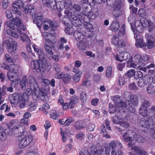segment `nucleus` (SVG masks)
<instances>
[{
    "label": "nucleus",
    "mask_w": 155,
    "mask_h": 155,
    "mask_svg": "<svg viewBox=\"0 0 155 155\" xmlns=\"http://www.w3.org/2000/svg\"><path fill=\"white\" fill-rule=\"evenodd\" d=\"M74 9V15L71 18L72 25L75 27H78L82 23V20H84L83 17L84 13H81L80 11L81 8V6L77 4H74L72 6Z\"/></svg>",
    "instance_id": "1"
},
{
    "label": "nucleus",
    "mask_w": 155,
    "mask_h": 155,
    "mask_svg": "<svg viewBox=\"0 0 155 155\" xmlns=\"http://www.w3.org/2000/svg\"><path fill=\"white\" fill-rule=\"evenodd\" d=\"M8 99L11 104H17L19 102V107L23 108L26 105L28 96L21 93H14L9 96Z\"/></svg>",
    "instance_id": "2"
},
{
    "label": "nucleus",
    "mask_w": 155,
    "mask_h": 155,
    "mask_svg": "<svg viewBox=\"0 0 155 155\" xmlns=\"http://www.w3.org/2000/svg\"><path fill=\"white\" fill-rule=\"evenodd\" d=\"M55 4L54 7L50 5L48 7H50L54 10L57 9L59 12L62 11L64 8L69 10H72V3L69 1L65 2L63 0H55Z\"/></svg>",
    "instance_id": "3"
},
{
    "label": "nucleus",
    "mask_w": 155,
    "mask_h": 155,
    "mask_svg": "<svg viewBox=\"0 0 155 155\" xmlns=\"http://www.w3.org/2000/svg\"><path fill=\"white\" fill-rule=\"evenodd\" d=\"M14 123H13L12 125L13 126V128L10 130V135H12L15 136H18L25 135L26 133V130L25 127L20 125L13 126Z\"/></svg>",
    "instance_id": "4"
},
{
    "label": "nucleus",
    "mask_w": 155,
    "mask_h": 155,
    "mask_svg": "<svg viewBox=\"0 0 155 155\" xmlns=\"http://www.w3.org/2000/svg\"><path fill=\"white\" fill-rule=\"evenodd\" d=\"M46 64L44 63V62H42L39 60L38 61L35 60L31 62V65L34 71H36L37 72L39 73L45 70V64Z\"/></svg>",
    "instance_id": "5"
},
{
    "label": "nucleus",
    "mask_w": 155,
    "mask_h": 155,
    "mask_svg": "<svg viewBox=\"0 0 155 155\" xmlns=\"http://www.w3.org/2000/svg\"><path fill=\"white\" fill-rule=\"evenodd\" d=\"M7 76L8 79L11 81V85L15 87L18 84L19 77L14 69H12V71H9Z\"/></svg>",
    "instance_id": "6"
},
{
    "label": "nucleus",
    "mask_w": 155,
    "mask_h": 155,
    "mask_svg": "<svg viewBox=\"0 0 155 155\" xmlns=\"http://www.w3.org/2000/svg\"><path fill=\"white\" fill-rule=\"evenodd\" d=\"M74 36L76 40L79 41L80 42V45L83 47H86L88 44V42L87 40H84L85 36L82 33L79 32L78 31H75L74 33Z\"/></svg>",
    "instance_id": "7"
},
{
    "label": "nucleus",
    "mask_w": 155,
    "mask_h": 155,
    "mask_svg": "<svg viewBox=\"0 0 155 155\" xmlns=\"http://www.w3.org/2000/svg\"><path fill=\"white\" fill-rule=\"evenodd\" d=\"M8 40H5L3 43L0 44V48H16L17 45L16 42L12 41V39L9 37H7Z\"/></svg>",
    "instance_id": "8"
},
{
    "label": "nucleus",
    "mask_w": 155,
    "mask_h": 155,
    "mask_svg": "<svg viewBox=\"0 0 155 155\" xmlns=\"http://www.w3.org/2000/svg\"><path fill=\"white\" fill-rule=\"evenodd\" d=\"M32 136L29 135L23 137L19 140L18 147L20 148H24L26 147L32 141Z\"/></svg>",
    "instance_id": "9"
},
{
    "label": "nucleus",
    "mask_w": 155,
    "mask_h": 155,
    "mask_svg": "<svg viewBox=\"0 0 155 155\" xmlns=\"http://www.w3.org/2000/svg\"><path fill=\"white\" fill-rule=\"evenodd\" d=\"M42 35L44 38H46L45 44V48H54V44L50 40L51 37L52 36L51 34L45 32L42 33Z\"/></svg>",
    "instance_id": "10"
},
{
    "label": "nucleus",
    "mask_w": 155,
    "mask_h": 155,
    "mask_svg": "<svg viewBox=\"0 0 155 155\" xmlns=\"http://www.w3.org/2000/svg\"><path fill=\"white\" fill-rule=\"evenodd\" d=\"M116 106L118 107H126L127 109L129 111H133L134 110L133 106L132 107H131L132 104L131 102L129 101V100H126L125 102H123V101L120 100V101H118V102L116 103ZM132 105H131L132 106Z\"/></svg>",
    "instance_id": "11"
},
{
    "label": "nucleus",
    "mask_w": 155,
    "mask_h": 155,
    "mask_svg": "<svg viewBox=\"0 0 155 155\" xmlns=\"http://www.w3.org/2000/svg\"><path fill=\"white\" fill-rule=\"evenodd\" d=\"M109 146L110 147H113L116 149L117 151V155H120L123 154L121 151V150L123 148V146L121 143L116 140H113L110 143Z\"/></svg>",
    "instance_id": "12"
},
{
    "label": "nucleus",
    "mask_w": 155,
    "mask_h": 155,
    "mask_svg": "<svg viewBox=\"0 0 155 155\" xmlns=\"http://www.w3.org/2000/svg\"><path fill=\"white\" fill-rule=\"evenodd\" d=\"M131 130H129L125 133L123 135L124 141L128 143L127 145L129 147L132 146V142L133 141L131 136Z\"/></svg>",
    "instance_id": "13"
},
{
    "label": "nucleus",
    "mask_w": 155,
    "mask_h": 155,
    "mask_svg": "<svg viewBox=\"0 0 155 155\" xmlns=\"http://www.w3.org/2000/svg\"><path fill=\"white\" fill-rule=\"evenodd\" d=\"M23 5V2L21 1L14 2L12 4V10L15 14H17L18 15H21V12L18 11L21 7Z\"/></svg>",
    "instance_id": "14"
},
{
    "label": "nucleus",
    "mask_w": 155,
    "mask_h": 155,
    "mask_svg": "<svg viewBox=\"0 0 155 155\" xmlns=\"http://www.w3.org/2000/svg\"><path fill=\"white\" fill-rule=\"evenodd\" d=\"M154 124L153 120L151 118L142 120L140 122V124L142 127L151 128V127Z\"/></svg>",
    "instance_id": "15"
},
{
    "label": "nucleus",
    "mask_w": 155,
    "mask_h": 155,
    "mask_svg": "<svg viewBox=\"0 0 155 155\" xmlns=\"http://www.w3.org/2000/svg\"><path fill=\"white\" fill-rule=\"evenodd\" d=\"M63 24L65 25L67 27L65 28V32L68 35H70L72 33V29L71 28V25H70L68 21H70L68 18L64 17L63 19Z\"/></svg>",
    "instance_id": "16"
},
{
    "label": "nucleus",
    "mask_w": 155,
    "mask_h": 155,
    "mask_svg": "<svg viewBox=\"0 0 155 155\" xmlns=\"http://www.w3.org/2000/svg\"><path fill=\"white\" fill-rule=\"evenodd\" d=\"M6 33L9 36L16 39H18L19 37L18 34H21V31L18 28L15 30H12L11 29H8L6 30Z\"/></svg>",
    "instance_id": "17"
},
{
    "label": "nucleus",
    "mask_w": 155,
    "mask_h": 155,
    "mask_svg": "<svg viewBox=\"0 0 155 155\" xmlns=\"http://www.w3.org/2000/svg\"><path fill=\"white\" fill-rule=\"evenodd\" d=\"M122 6V4L120 2H117L114 5L113 8V10L114 12V17L117 18L120 15V10Z\"/></svg>",
    "instance_id": "18"
},
{
    "label": "nucleus",
    "mask_w": 155,
    "mask_h": 155,
    "mask_svg": "<svg viewBox=\"0 0 155 155\" xmlns=\"http://www.w3.org/2000/svg\"><path fill=\"white\" fill-rule=\"evenodd\" d=\"M21 38V39L23 41H25L28 40V42L26 44V47L27 48H31V45L33 48H35L36 45L33 44H30L29 42V40L28 39V38L27 35L24 33H22L21 32V34H19Z\"/></svg>",
    "instance_id": "19"
},
{
    "label": "nucleus",
    "mask_w": 155,
    "mask_h": 155,
    "mask_svg": "<svg viewBox=\"0 0 155 155\" xmlns=\"http://www.w3.org/2000/svg\"><path fill=\"white\" fill-rule=\"evenodd\" d=\"M33 50L37 54H38L39 60L41 61L42 62H44L45 64H47L43 49H33Z\"/></svg>",
    "instance_id": "20"
},
{
    "label": "nucleus",
    "mask_w": 155,
    "mask_h": 155,
    "mask_svg": "<svg viewBox=\"0 0 155 155\" xmlns=\"http://www.w3.org/2000/svg\"><path fill=\"white\" fill-rule=\"evenodd\" d=\"M130 101H129L131 102L132 105V106H131V107H132H132L133 108L134 110H133V111H129L132 113H134L135 112V109L134 105L135 106H136L138 105V99L137 96L134 94H132L130 96Z\"/></svg>",
    "instance_id": "21"
},
{
    "label": "nucleus",
    "mask_w": 155,
    "mask_h": 155,
    "mask_svg": "<svg viewBox=\"0 0 155 155\" xmlns=\"http://www.w3.org/2000/svg\"><path fill=\"white\" fill-rule=\"evenodd\" d=\"M28 79L30 86L31 89H37L39 87L38 84L36 81L35 78L32 75H29Z\"/></svg>",
    "instance_id": "22"
},
{
    "label": "nucleus",
    "mask_w": 155,
    "mask_h": 155,
    "mask_svg": "<svg viewBox=\"0 0 155 155\" xmlns=\"http://www.w3.org/2000/svg\"><path fill=\"white\" fill-rule=\"evenodd\" d=\"M69 45L67 43V40L64 37H61L58 44L59 48H69Z\"/></svg>",
    "instance_id": "23"
},
{
    "label": "nucleus",
    "mask_w": 155,
    "mask_h": 155,
    "mask_svg": "<svg viewBox=\"0 0 155 155\" xmlns=\"http://www.w3.org/2000/svg\"><path fill=\"white\" fill-rule=\"evenodd\" d=\"M34 90L32 93V96L33 99L35 101L38 100L40 98L41 94V91L39 87L37 89H32Z\"/></svg>",
    "instance_id": "24"
},
{
    "label": "nucleus",
    "mask_w": 155,
    "mask_h": 155,
    "mask_svg": "<svg viewBox=\"0 0 155 155\" xmlns=\"http://www.w3.org/2000/svg\"><path fill=\"white\" fill-rule=\"evenodd\" d=\"M87 14H85L84 13V18L85 17H88L89 18H91L92 19H95L98 16L99 13L98 12V10L97 9H96L94 11V12H88V13H86ZM84 20L85 19H84Z\"/></svg>",
    "instance_id": "25"
},
{
    "label": "nucleus",
    "mask_w": 155,
    "mask_h": 155,
    "mask_svg": "<svg viewBox=\"0 0 155 155\" xmlns=\"http://www.w3.org/2000/svg\"><path fill=\"white\" fill-rule=\"evenodd\" d=\"M131 148L138 155H145L146 154V152L140 147L132 146Z\"/></svg>",
    "instance_id": "26"
},
{
    "label": "nucleus",
    "mask_w": 155,
    "mask_h": 155,
    "mask_svg": "<svg viewBox=\"0 0 155 155\" xmlns=\"http://www.w3.org/2000/svg\"><path fill=\"white\" fill-rule=\"evenodd\" d=\"M35 18H36L37 20L36 22L37 26L39 28H41L42 24V15L41 13H40L35 14Z\"/></svg>",
    "instance_id": "27"
},
{
    "label": "nucleus",
    "mask_w": 155,
    "mask_h": 155,
    "mask_svg": "<svg viewBox=\"0 0 155 155\" xmlns=\"http://www.w3.org/2000/svg\"><path fill=\"white\" fill-rule=\"evenodd\" d=\"M20 84L22 90H25L28 85V81L26 76H23L22 80L20 82Z\"/></svg>",
    "instance_id": "28"
},
{
    "label": "nucleus",
    "mask_w": 155,
    "mask_h": 155,
    "mask_svg": "<svg viewBox=\"0 0 155 155\" xmlns=\"http://www.w3.org/2000/svg\"><path fill=\"white\" fill-rule=\"evenodd\" d=\"M120 28L119 22L117 21H113L110 24V28L113 31H117Z\"/></svg>",
    "instance_id": "29"
},
{
    "label": "nucleus",
    "mask_w": 155,
    "mask_h": 155,
    "mask_svg": "<svg viewBox=\"0 0 155 155\" xmlns=\"http://www.w3.org/2000/svg\"><path fill=\"white\" fill-rule=\"evenodd\" d=\"M12 22L14 23V25L17 26L19 28L22 29V23L21 20L18 17H16L12 19Z\"/></svg>",
    "instance_id": "30"
},
{
    "label": "nucleus",
    "mask_w": 155,
    "mask_h": 155,
    "mask_svg": "<svg viewBox=\"0 0 155 155\" xmlns=\"http://www.w3.org/2000/svg\"><path fill=\"white\" fill-rule=\"evenodd\" d=\"M86 125L84 121H77L75 125V128L77 130H80L86 127Z\"/></svg>",
    "instance_id": "31"
},
{
    "label": "nucleus",
    "mask_w": 155,
    "mask_h": 155,
    "mask_svg": "<svg viewBox=\"0 0 155 155\" xmlns=\"http://www.w3.org/2000/svg\"><path fill=\"white\" fill-rule=\"evenodd\" d=\"M41 96L40 97L41 99L45 102H48L49 100V96L45 92L44 90H41Z\"/></svg>",
    "instance_id": "32"
},
{
    "label": "nucleus",
    "mask_w": 155,
    "mask_h": 155,
    "mask_svg": "<svg viewBox=\"0 0 155 155\" xmlns=\"http://www.w3.org/2000/svg\"><path fill=\"white\" fill-rule=\"evenodd\" d=\"M55 0H42V3L43 5L47 7L50 6V5L53 7L55 5Z\"/></svg>",
    "instance_id": "33"
},
{
    "label": "nucleus",
    "mask_w": 155,
    "mask_h": 155,
    "mask_svg": "<svg viewBox=\"0 0 155 155\" xmlns=\"http://www.w3.org/2000/svg\"><path fill=\"white\" fill-rule=\"evenodd\" d=\"M26 103H27V106L30 107L28 109L29 111H32L35 109V107L37 105L36 102L28 101V102H26Z\"/></svg>",
    "instance_id": "34"
},
{
    "label": "nucleus",
    "mask_w": 155,
    "mask_h": 155,
    "mask_svg": "<svg viewBox=\"0 0 155 155\" xmlns=\"http://www.w3.org/2000/svg\"><path fill=\"white\" fill-rule=\"evenodd\" d=\"M71 76L69 74H64L62 78L63 82L65 84H67L71 81Z\"/></svg>",
    "instance_id": "35"
},
{
    "label": "nucleus",
    "mask_w": 155,
    "mask_h": 155,
    "mask_svg": "<svg viewBox=\"0 0 155 155\" xmlns=\"http://www.w3.org/2000/svg\"><path fill=\"white\" fill-rule=\"evenodd\" d=\"M6 138V134L4 129L0 126V140L2 141H5Z\"/></svg>",
    "instance_id": "36"
},
{
    "label": "nucleus",
    "mask_w": 155,
    "mask_h": 155,
    "mask_svg": "<svg viewBox=\"0 0 155 155\" xmlns=\"http://www.w3.org/2000/svg\"><path fill=\"white\" fill-rule=\"evenodd\" d=\"M118 108V107H117L116 105L111 104L110 103L109 104V111L110 114H114L116 112Z\"/></svg>",
    "instance_id": "37"
},
{
    "label": "nucleus",
    "mask_w": 155,
    "mask_h": 155,
    "mask_svg": "<svg viewBox=\"0 0 155 155\" xmlns=\"http://www.w3.org/2000/svg\"><path fill=\"white\" fill-rule=\"evenodd\" d=\"M140 21L141 25L144 28H147L150 21L147 20L144 18H142L140 19Z\"/></svg>",
    "instance_id": "38"
},
{
    "label": "nucleus",
    "mask_w": 155,
    "mask_h": 155,
    "mask_svg": "<svg viewBox=\"0 0 155 155\" xmlns=\"http://www.w3.org/2000/svg\"><path fill=\"white\" fill-rule=\"evenodd\" d=\"M146 90L149 94H152L155 92V86L150 85L147 87Z\"/></svg>",
    "instance_id": "39"
},
{
    "label": "nucleus",
    "mask_w": 155,
    "mask_h": 155,
    "mask_svg": "<svg viewBox=\"0 0 155 155\" xmlns=\"http://www.w3.org/2000/svg\"><path fill=\"white\" fill-rule=\"evenodd\" d=\"M147 84L146 81L144 79L143 77L139 80L137 83L138 86L141 87H144Z\"/></svg>",
    "instance_id": "40"
},
{
    "label": "nucleus",
    "mask_w": 155,
    "mask_h": 155,
    "mask_svg": "<svg viewBox=\"0 0 155 155\" xmlns=\"http://www.w3.org/2000/svg\"><path fill=\"white\" fill-rule=\"evenodd\" d=\"M44 23H45V24H48V26L51 28L52 30L53 31L56 28V26L54 25V22L51 21L45 20L44 21Z\"/></svg>",
    "instance_id": "41"
},
{
    "label": "nucleus",
    "mask_w": 155,
    "mask_h": 155,
    "mask_svg": "<svg viewBox=\"0 0 155 155\" xmlns=\"http://www.w3.org/2000/svg\"><path fill=\"white\" fill-rule=\"evenodd\" d=\"M142 45L143 47L146 46L149 48H153L154 46V41L152 40L147 41V43L142 44Z\"/></svg>",
    "instance_id": "42"
},
{
    "label": "nucleus",
    "mask_w": 155,
    "mask_h": 155,
    "mask_svg": "<svg viewBox=\"0 0 155 155\" xmlns=\"http://www.w3.org/2000/svg\"><path fill=\"white\" fill-rule=\"evenodd\" d=\"M121 54H123L121 56L122 60H126L130 57V54L126 51H123L121 52Z\"/></svg>",
    "instance_id": "43"
},
{
    "label": "nucleus",
    "mask_w": 155,
    "mask_h": 155,
    "mask_svg": "<svg viewBox=\"0 0 155 155\" xmlns=\"http://www.w3.org/2000/svg\"><path fill=\"white\" fill-rule=\"evenodd\" d=\"M143 76V73L140 71H135L134 75V78L135 79L137 80L142 78Z\"/></svg>",
    "instance_id": "44"
},
{
    "label": "nucleus",
    "mask_w": 155,
    "mask_h": 155,
    "mask_svg": "<svg viewBox=\"0 0 155 155\" xmlns=\"http://www.w3.org/2000/svg\"><path fill=\"white\" fill-rule=\"evenodd\" d=\"M150 105V102L147 100H144L143 102L142 105L140 108L141 109L143 108H147Z\"/></svg>",
    "instance_id": "45"
},
{
    "label": "nucleus",
    "mask_w": 155,
    "mask_h": 155,
    "mask_svg": "<svg viewBox=\"0 0 155 155\" xmlns=\"http://www.w3.org/2000/svg\"><path fill=\"white\" fill-rule=\"evenodd\" d=\"M139 113L141 116L144 117H147V108H143L141 109L140 108L139 109Z\"/></svg>",
    "instance_id": "46"
},
{
    "label": "nucleus",
    "mask_w": 155,
    "mask_h": 155,
    "mask_svg": "<svg viewBox=\"0 0 155 155\" xmlns=\"http://www.w3.org/2000/svg\"><path fill=\"white\" fill-rule=\"evenodd\" d=\"M6 24L7 26L10 28L12 30H15L16 28L15 27V25H14V23H13L12 22V20L10 21H7Z\"/></svg>",
    "instance_id": "47"
},
{
    "label": "nucleus",
    "mask_w": 155,
    "mask_h": 155,
    "mask_svg": "<svg viewBox=\"0 0 155 155\" xmlns=\"http://www.w3.org/2000/svg\"><path fill=\"white\" fill-rule=\"evenodd\" d=\"M82 74L81 73H76L73 76V79L75 82H78L79 81Z\"/></svg>",
    "instance_id": "48"
},
{
    "label": "nucleus",
    "mask_w": 155,
    "mask_h": 155,
    "mask_svg": "<svg viewBox=\"0 0 155 155\" xmlns=\"http://www.w3.org/2000/svg\"><path fill=\"white\" fill-rule=\"evenodd\" d=\"M10 109V107L6 104H3L1 107L0 110H5V112H7L9 111Z\"/></svg>",
    "instance_id": "49"
},
{
    "label": "nucleus",
    "mask_w": 155,
    "mask_h": 155,
    "mask_svg": "<svg viewBox=\"0 0 155 155\" xmlns=\"http://www.w3.org/2000/svg\"><path fill=\"white\" fill-rule=\"evenodd\" d=\"M86 93L84 92H82L80 94V99L83 102H86L87 101Z\"/></svg>",
    "instance_id": "50"
},
{
    "label": "nucleus",
    "mask_w": 155,
    "mask_h": 155,
    "mask_svg": "<svg viewBox=\"0 0 155 155\" xmlns=\"http://www.w3.org/2000/svg\"><path fill=\"white\" fill-rule=\"evenodd\" d=\"M118 113V114H120L121 116V117L122 118H125L127 115V111L124 110L123 109L119 110Z\"/></svg>",
    "instance_id": "51"
},
{
    "label": "nucleus",
    "mask_w": 155,
    "mask_h": 155,
    "mask_svg": "<svg viewBox=\"0 0 155 155\" xmlns=\"http://www.w3.org/2000/svg\"><path fill=\"white\" fill-rule=\"evenodd\" d=\"M128 19H130L129 21H130V26L132 28V25H134V21L136 19V17L133 15H130L128 17Z\"/></svg>",
    "instance_id": "52"
},
{
    "label": "nucleus",
    "mask_w": 155,
    "mask_h": 155,
    "mask_svg": "<svg viewBox=\"0 0 155 155\" xmlns=\"http://www.w3.org/2000/svg\"><path fill=\"white\" fill-rule=\"evenodd\" d=\"M84 26L88 31H90L93 28V25L91 23L88 22H84Z\"/></svg>",
    "instance_id": "53"
},
{
    "label": "nucleus",
    "mask_w": 155,
    "mask_h": 155,
    "mask_svg": "<svg viewBox=\"0 0 155 155\" xmlns=\"http://www.w3.org/2000/svg\"><path fill=\"white\" fill-rule=\"evenodd\" d=\"M91 152L94 155H98V151L94 146H91L90 148Z\"/></svg>",
    "instance_id": "54"
},
{
    "label": "nucleus",
    "mask_w": 155,
    "mask_h": 155,
    "mask_svg": "<svg viewBox=\"0 0 155 155\" xmlns=\"http://www.w3.org/2000/svg\"><path fill=\"white\" fill-rule=\"evenodd\" d=\"M119 39L117 36H114L113 37L112 40V41L113 44L114 45L117 46L119 44Z\"/></svg>",
    "instance_id": "55"
},
{
    "label": "nucleus",
    "mask_w": 155,
    "mask_h": 155,
    "mask_svg": "<svg viewBox=\"0 0 155 155\" xmlns=\"http://www.w3.org/2000/svg\"><path fill=\"white\" fill-rule=\"evenodd\" d=\"M134 58L136 62L137 63L141 62L143 60V58L139 54L136 55L134 57Z\"/></svg>",
    "instance_id": "56"
},
{
    "label": "nucleus",
    "mask_w": 155,
    "mask_h": 155,
    "mask_svg": "<svg viewBox=\"0 0 155 155\" xmlns=\"http://www.w3.org/2000/svg\"><path fill=\"white\" fill-rule=\"evenodd\" d=\"M135 70L133 69H130L129 70L127 73H125V74L127 75L129 77H131L134 75L135 73Z\"/></svg>",
    "instance_id": "57"
},
{
    "label": "nucleus",
    "mask_w": 155,
    "mask_h": 155,
    "mask_svg": "<svg viewBox=\"0 0 155 155\" xmlns=\"http://www.w3.org/2000/svg\"><path fill=\"white\" fill-rule=\"evenodd\" d=\"M125 33V26L124 25H123L121 26L120 30L119 31L118 34L119 36H122L124 35Z\"/></svg>",
    "instance_id": "58"
},
{
    "label": "nucleus",
    "mask_w": 155,
    "mask_h": 155,
    "mask_svg": "<svg viewBox=\"0 0 155 155\" xmlns=\"http://www.w3.org/2000/svg\"><path fill=\"white\" fill-rule=\"evenodd\" d=\"M119 117L118 116H115L113 117V122L114 123L118 124L120 122V120H121V116Z\"/></svg>",
    "instance_id": "59"
},
{
    "label": "nucleus",
    "mask_w": 155,
    "mask_h": 155,
    "mask_svg": "<svg viewBox=\"0 0 155 155\" xmlns=\"http://www.w3.org/2000/svg\"><path fill=\"white\" fill-rule=\"evenodd\" d=\"M78 97L75 95L73 96L70 99V101L71 102L73 103L74 104H75L77 103L78 100Z\"/></svg>",
    "instance_id": "60"
},
{
    "label": "nucleus",
    "mask_w": 155,
    "mask_h": 155,
    "mask_svg": "<svg viewBox=\"0 0 155 155\" xmlns=\"http://www.w3.org/2000/svg\"><path fill=\"white\" fill-rule=\"evenodd\" d=\"M148 26L149 27V32H151L155 29V25L154 23L150 21Z\"/></svg>",
    "instance_id": "61"
},
{
    "label": "nucleus",
    "mask_w": 155,
    "mask_h": 155,
    "mask_svg": "<svg viewBox=\"0 0 155 155\" xmlns=\"http://www.w3.org/2000/svg\"><path fill=\"white\" fill-rule=\"evenodd\" d=\"M143 78L145 81H146L147 84L148 82L149 83H151L153 79V78L150 75H146Z\"/></svg>",
    "instance_id": "62"
},
{
    "label": "nucleus",
    "mask_w": 155,
    "mask_h": 155,
    "mask_svg": "<svg viewBox=\"0 0 155 155\" xmlns=\"http://www.w3.org/2000/svg\"><path fill=\"white\" fill-rule=\"evenodd\" d=\"M112 68L111 67H108L106 71V76L108 77L110 76L112 74Z\"/></svg>",
    "instance_id": "63"
},
{
    "label": "nucleus",
    "mask_w": 155,
    "mask_h": 155,
    "mask_svg": "<svg viewBox=\"0 0 155 155\" xmlns=\"http://www.w3.org/2000/svg\"><path fill=\"white\" fill-rule=\"evenodd\" d=\"M95 127V125L94 124L90 123L87 126V130L88 131H93Z\"/></svg>",
    "instance_id": "64"
}]
</instances>
